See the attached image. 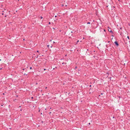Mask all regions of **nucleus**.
<instances>
[{
  "instance_id": "obj_1",
  "label": "nucleus",
  "mask_w": 130,
  "mask_h": 130,
  "mask_svg": "<svg viewBox=\"0 0 130 130\" xmlns=\"http://www.w3.org/2000/svg\"><path fill=\"white\" fill-rule=\"evenodd\" d=\"M108 31L109 32H111L112 34H114L113 32L112 31V30L110 28L108 27Z\"/></svg>"
},
{
  "instance_id": "obj_2",
  "label": "nucleus",
  "mask_w": 130,
  "mask_h": 130,
  "mask_svg": "<svg viewBox=\"0 0 130 130\" xmlns=\"http://www.w3.org/2000/svg\"><path fill=\"white\" fill-rule=\"evenodd\" d=\"M114 43L115 45L117 47H118L119 46V44L118 43V42L117 41H115Z\"/></svg>"
},
{
  "instance_id": "obj_3",
  "label": "nucleus",
  "mask_w": 130,
  "mask_h": 130,
  "mask_svg": "<svg viewBox=\"0 0 130 130\" xmlns=\"http://www.w3.org/2000/svg\"><path fill=\"white\" fill-rule=\"evenodd\" d=\"M23 70H25V71H26L27 70V69H26V68H25V69H23Z\"/></svg>"
},
{
  "instance_id": "obj_4",
  "label": "nucleus",
  "mask_w": 130,
  "mask_h": 130,
  "mask_svg": "<svg viewBox=\"0 0 130 130\" xmlns=\"http://www.w3.org/2000/svg\"><path fill=\"white\" fill-rule=\"evenodd\" d=\"M90 23L89 22H88L87 23V24H90Z\"/></svg>"
},
{
  "instance_id": "obj_5",
  "label": "nucleus",
  "mask_w": 130,
  "mask_h": 130,
  "mask_svg": "<svg viewBox=\"0 0 130 130\" xmlns=\"http://www.w3.org/2000/svg\"><path fill=\"white\" fill-rule=\"evenodd\" d=\"M66 63H64V62H63L62 63V64H66Z\"/></svg>"
},
{
  "instance_id": "obj_6",
  "label": "nucleus",
  "mask_w": 130,
  "mask_h": 130,
  "mask_svg": "<svg viewBox=\"0 0 130 130\" xmlns=\"http://www.w3.org/2000/svg\"><path fill=\"white\" fill-rule=\"evenodd\" d=\"M127 38L129 40V36H127Z\"/></svg>"
},
{
  "instance_id": "obj_7",
  "label": "nucleus",
  "mask_w": 130,
  "mask_h": 130,
  "mask_svg": "<svg viewBox=\"0 0 130 130\" xmlns=\"http://www.w3.org/2000/svg\"><path fill=\"white\" fill-rule=\"evenodd\" d=\"M49 46H49V45H47V47L48 48H49Z\"/></svg>"
},
{
  "instance_id": "obj_8",
  "label": "nucleus",
  "mask_w": 130,
  "mask_h": 130,
  "mask_svg": "<svg viewBox=\"0 0 130 130\" xmlns=\"http://www.w3.org/2000/svg\"><path fill=\"white\" fill-rule=\"evenodd\" d=\"M32 69V67H30V69Z\"/></svg>"
},
{
  "instance_id": "obj_9",
  "label": "nucleus",
  "mask_w": 130,
  "mask_h": 130,
  "mask_svg": "<svg viewBox=\"0 0 130 130\" xmlns=\"http://www.w3.org/2000/svg\"><path fill=\"white\" fill-rule=\"evenodd\" d=\"M64 6V5L63 4H62V5L61 6L63 7Z\"/></svg>"
},
{
  "instance_id": "obj_10",
  "label": "nucleus",
  "mask_w": 130,
  "mask_h": 130,
  "mask_svg": "<svg viewBox=\"0 0 130 130\" xmlns=\"http://www.w3.org/2000/svg\"><path fill=\"white\" fill-rule=\"evenodd\" d=\"M40 18L41 19H42L43 18V17H42V16H41Z\"/></svg>"
},
{
  "instance_id": "obj_11",
  "label": "nucleus",
  "mask_w": 130,
  "mask_h": 130,
  "mask_svg": "<svg viewBox=\"0 0 130 130\" xmlns=\"http://www.w3.org/2000/svg\"><path fill=\"white\" fill-rule=\"evenodd\" d=\"M77 67L76 66L75 67V69H77Z\"/></svg>"
},
{
  "instance_id": "obj_12",
  "label": "nucleus",
  "mask_w": 130,
  "mask_h": 130,
  "mask_svg": "<svg viewBox=\"0 0 130 130\" xmlns=\"http://www.w3.org/2000/svg\"><path fill=\"white\" fill-rule=\"evenodd\" d=\"M107 74H108V75H109V73H108V72L107 73Z\"/></svg>"
},
{
  "instance_id": "obj_13",
  "label": "nucleus",
  "mask_w": 130,
  "mask_h": 130,
  "mask_svg": "<svg viewBox=\"0 0 130 130\" xmlns=\"http://www.w3.org/2000/svg\"><path fill=\"white\" fill-rule=\"evenodd\" d=\"M51 24V23H50V22H49V23H48V24Z\"/></svg>"
},
{
  "instance_id": "obj_14",
  "label": "nucleus",
  "mask_w": 130,
  "mask_h": 130,
  "mask_svg": "<svg viewBox=\"0 0 130 130\" xmlns=\"http://www.w3.org/2000/svg\"><path fill=\"white\" fill-rule=\"evenodd\" d=\"M39 52V51H38H38H37V52L38 53V52Z\"/></svg>"
},
{
  "instance_id": "obj_15",
  "label": "nucleus",
  "mask_w": 130,
  "mask_h": 130,
  "mask_svg": "<svg viewBox=\"0 0 130 130\" xmlns=\"http://www.w3.org/2000/svg\"><path fill=\"white\" fill-rule=\"evenodd\" d=\"M41 122L42 123H43L44 122L43 121H41Z\"/></svg>"
},
{
  "instance_id": "obj_16",
  "label": "nucleus",
  "mask_w": 130,
  "mask_h": 130,
  "mask_svg": "<svg viewBox=\"0 0 130 130\" xmlns=\"http://www.w3.org/2000/svg\"><path fill=\"white\" fill-rule=\"evenodd\" d=\"M109 78H110V80H111V77H110Z\"/></svg>"
},
{
  "instance_id": "obj_17",
  "label": "nucleus",
  "mask_w": 130,
  "mask_h": 130,
  "mask_svg": "<svg viewBox=\"0 0 130 130\" xmlns=\"http://www.w3.org/2000/svg\"><path fill=\"white\" fill-rule=\"evenodd\" d=\"M44 70L45 71L46 70V69H44Z\"/></svg>"
},
{
  "instance_id": "obj_18",
  "label": "nucleus",
  "mask_w": 130,
  "mask_h": 130,
  "mask_svg": "<svg viewBox=\"0 0 130 130\" xmlns=\"http://www.w3.org/2000/svg\"><path fill=\"white\" fill-rule=\"evenodd\" d=\"M88 124L89 125H90V123H88Z\"/></svg>"
},
{
  "instance_id": "obj_19",
  "label": "nucleus",
  "mask_w": 130,
  "mask_h": 130,
  "mask_svg": "<svg viewBox=\"0 0 130 130\" xmlns=\"http://www.w3.org/2000/svg\"><path fill=\"white\" fill-rule=\"evenodd\" d=\"M38 84V83H36L35 84V85H37Z\"/></svg>"
},
{
  "instance_id": "obj_20",
  "label": "nucleus",
  "mask_w": 130,
  "mask_h": 130,
  "mask_svg": "<svg viewBox=\"0 0 130 130\" xmlns=\"http://www.w3.org/2000/svg\"><path fill=\"white\" fill-rule=\"evenodd\" d=\"M2 68H0V70H2Z\"/></svg>"
},
{
  "instance_id": "obj_21",
  "label": "nucleus",
  "mask_w": 130,
  "mask_h": 130,
  "mask_svg": "<svg viewBox=\"0 0 130 130\" xmlns=\"http://www.w3.org/2000/svg\"><path fill=\"white\" fill-rule=\"evenodd\" d=\"M38 56L37 55V57H36V58H37L38 57Z\"/></svg>"
},
{
  "instance_id": "obj_22",
  "label": "nucleus",
  "mask_w": 130,
  "mask_h": 130,
  "mask_svg": "<svg viewBox=\"0 0 130 130\" xmlns=\"http://www.w3.org/2000/svg\"><path fill=\"white\" fill-rule=\"evenodd\" d=\"M101 95H102L103 94V93H101Z\"/></svg>"
},
{
  "instance_id": "obj_23",
  "label": "nucleus",
  "mask_w": 130,
  "mask_h": 130,
  "mask_svg": "<svg viewBox=\"0 0 130 130\" xmlns=\"http://www.w3.org/2000/svg\"><path fill=\"white\" fill-rule=\"evenodd\" d=\"M122 27H120V29H122Z\"/></svg>"
},
{
  "instance_id": "obj_24",
  "label": "nucleus",
  "mask_w": 130,
  "mask_h": 130,
  "mask_svg": "<svg viewBox=\"0 0 130 130\" xmlns=\"http://www.w3.org/2000/svg\"><path fill=\"white\" fill-rule=\"evenodd\" d=\"M53 29H55V28H53Z\"/></svg>"
},
{
  "instance_id": "obj_25",
  "label": "nucleus",
  "mask_w": 130,
  "mask_h": 130,
  "mask_svg": "<svg viewBox=\"0 0 130 130\" xmlns=\"http://www.w3.org/2000/svg\"><path fill=\"white\" fill-rule=\"evenodd\" d=\"M57 17V15H55V17Z\"/></svg>"
},
{
  "instance_id": "obj_26",
  "label": "nucleus",
  "mask_w": 130,
  "mask_h": 130,
  "mask_svg": "<svg viewBox=\"0 0 130 130\" xmlns=\"http://www.w3.org/2000/svg\"><path fill=\"white\" fill-rule=\"evenodd\" d=\"M119 99H120L121 98V97H120V96H119Z\"/></svg>"
},
{
  "instance_id": "obj_27",
  "label": "nucleus",
  "mask_w": 130,
  "mask_h": 130,
  "mask_svg": "<svg viewBox=\"0 0 130 130\" xmlns=\"http://www.w3.org/2000/svg\"><path fill=\"white\" fill-rule=\"evenodd\" d=\"M31 98L32 99H33V97H31Z\"/></svg>"
},
{
  "instance_id": "obj_28",
  "label": "nucleus",
  "mask_w": 130,
  "mask_h": 130,
  "mask_svg": "<svg viewBox=\"0 0 130 130\" xmlns=\"http://www.w3.org/2000/svg\"><path fill=\"white\" fill-rule=\"evenodd\" d=\"M73 31H71V33H73Z\"/></svg>"
},
{
  "instance_id": "obj_29",
  "label": "nucleus",
  "mask_w": 130,
  "mask_h": 130,
  "mask_svg": "<svg viewBox=\"0 0 130 130\" xmlns=\"http://www.w3.org/2000/svg\"><path fill=\"white\" fill-rule=\"evenodd\" d=\"M91 85H90L89 87H91Z\"/></svg>"
},
{
  "instance_id": "obj_30",
  "label": "nucleus",
  "mask_w": 130,
  "mask_h": 130,
  "mask_svg": "<svg viewBox=\"0 0 130 130\" xmlns=\"http://www.w3.org/2000/svg\"><path fill=\"white\" fill-rule=\"evenodd\" d=\"M51 47H52V46H51Z\"/></svg>"
},
{
  "instance_id": "obj_31",
  "label": "nucleus",
  "mask_w": 130,
  "mask_h": 130,
  "mask_svg": "<svg viewBox=\"0 0 130 130\" xmlns=\"http://www.w3.org/2000/svg\"><path fill=\"white\" fill-rule=\"evenodd\" d=\"M78 72V73H79H79H79V72Z\"/></svg>"
},
{
  "instance_id": "obj_32",
  "label": "nucleus",
  "mask_w": 130,
  "mask_h": 130,
  "mask_svg": "<svg viewBox=\"0 0 130 130\" xmlns=\"http://www.w3.org/2000/svg\"><path fill=\"white\" fill-rule=\"evenodd\" d=\"M40 110H39V112H40Z\"/></svg>"
},
{
  "instance_id": "obj_33",
  "label": "nucleus",
  "mask_w": 130,
  "mask_h": 130,
  "mask_svg": "<svg viewBox=\"0 0 130 130\" xmlns=\"http://www.w3.org/2000/svg\"><path fill=\"white\" fill-rule=\"evenodd\" d=\"M2 15H3L4 14V13H2Z\"/></svg>"
},
{
  "instance_id": "obj_34",
  "label": "nucleus",
  "mask_w": 130,
  "mask_h": 130,
  "mask_svg": "<svg viewBox=\"0 0 130 130\" xmlns=\"http://www.w3.org/2000/svg\"><path fill=\"white\" fill-rule=\"evenodd\" d=\"M79 42V40H78V41H77V42Z\"/></svg>"
},
{
  "instance_id": "obj_35",
  "label": "nucleus",
  "mask_w": 130,
  "mask_h": 130,
  "mask_svg": "<svg viewBox=\"0 0 130 130\" xmlns=\"http://www.w3.org/2000/svg\"><path fill=\"white\" fill-rule=\"evenodd\" d=\"M51 113V112H50L49 113H50V114Z\"/></svg>"
},
{
  "instance_id": "obj_36",
  "label": "nucleus",
  "mask_w": 130,
  "mask_h": 130,
  "mask_svg": "<svg viewBox=\"0 0 130 130\" xmlns=\"http://www.w3.org/2000/svg\"><path fill=\"white\" fill-rule=\"evenodd\" d=\"M65 6H66V7H67V5H65Z\"/></svg>"
},
{
  "instance_id": "obj_37",
  "label": "nucleus",
  "mask_w": 130,
  "mask_h": 130,
  "mask_svg": "<svg viewBox=\"0 0 130 130\" xmlns=\"http://www.w3.org/2000/svg\"><path fill=\"white\" fill-rule=\"evenodd\" d=\"M79 71V69L78 70V71Z\"/></svg>"
},
{
  "instance_id": "obj_38",
  "label": "nucleus",
  "mask_w": 130,
  "mask_h": 130,
  "mask_svg": "<svg viewBox=\"0 0 130 130\" xmlns=\"http://www.w3.org/2000/svg\"><path fill=\"white\" fill-rule=\"evenodd\" d=\"M28 68V67H27V68Z\"/></svg>"
},
{
  "instance_id": "obj_39",
  "label": "nucleus",
  "mask_w": 130,
  "mask_h": 130,
  "mask_svg": "<svg viewBox=\"0 0 130 130\" xmlns=\"http://www.w3.org/2000/svg\"><path fill=\"white\" fill-rule=\"evenodd\" d=\"M50 109H51V108L50 107Z\"/></svg>"
},
{
  "instance_id": "obj_40",
  "label": "nucleus",
  "mask_w": 130,
  "mask_h": 130,
  "mask_svg": "<svg viewBox=\"0 0 130 130\" xmlns=\"http://www.w3.org/2000/svg\"><path fill=\"white\" fill-rule=\"evenodd\" d=\"M24 75H26L25 74H24Z\"/></svg>"
},
{
  "instance_id": "obj_41",
  "label": "nucleus",
  "mask_w": 130,
  "mask_h": 130,
  "mask_svg": "<svg viewBox=\"0 0 130 130\" xmlns=\"http://www.w3.org/2000/svg\"><path fill=\"white\" fill-rule=\"evenodd\" d=\"M47 88V87H46L45 88H46H46Z\"/></svg>"
},
{
  "instance_id": "obj_42",
  "label": "nucleus",
  "mask_w": 130,
  "mask_h": 130,
  "mask_svg": "<svg viewBox=\"0 0 130 130\" xmlns=\"http://www.w3.org/2000/svg\"><path fill=\"white\" fill-rule=\"evenodd\" d=\"M5 17H6V15L5 16Z\"/></svg>"
},
{
  "instance_id": "obj_43",
  "label": "nucleus",
  "mask_w": 130,
  "mask_h": 130,
  "mask_svg": "<svg viewBox=\"0 0 130 130\" xmlns=\"http://www.w3.org/2000/svg\"><path fill=\"white\" fill-rule=\"evenodd\" d=\"M107 45H106V47H107Z\"/></svg>"
},
{
  "instance_id": "obj_44",
  "label": "nucleus",
  "mask_w": 130,
  "mask_h": 130,
  "mask_svg": "<svg viewBox=\"0 0 130 130\" xmlns=\"http://www.w3.org/2000/svg\"><path fill=\"white\" fill-rule=\"evenodd\" d=\"M112 36H113V35H112Z\"/></svg>"
},
{
  "instance_id": "obj_45",
  "label": "nucleus",
  "mask_w": 130,
  "mask_h": 130,
  "mask_svg": "<svg viewBox=\"0 0 130 130\" xmlns=\"http://www.w3.org/2000/svg\"><path fill=\"white\" fill-rule=\"evenodd\" d=\"M42 91V90H41V92Z\"/></svg>"
},
{
  "instance_id": "obj_46",
  "label": "nucleus",
  "mask_w": 130,
  "mask_h": 130,
  "mask_svg": "<svg viewBox=\"0 0 130 130\" xmlns=\"http://www.w3.org/2000/svg\"><path fill=\"white\" fill-rule=\"evenodd\" d=\"M42 113H41V115H42Z\"/></svg>"
},
{
  "instance_id": "obj_47",
  "label": "nucleus",
  "mask_w": 130,
  "mask_h": 130,
  "mask_svg": "<svg viewBox=\"0 0 130 130\" xmlns=\"http://www.w3.org/2000/svg\"><path fill=\"white\" fill-rule=\"evenodd\" d=\"M67 56V55H66L65 56Z\"/></svg>"
},
{
  "instance_id": "obj_48",
  "label": "nucleus",
  "mask_w": 130,
  "mask_h": 130,
  "mask_svg": "<svg viewBox=\"0 0 130 130\" xmlns=\"http://www.w3.org/2000/svg\"><path fill=\"white\" fill-rule=\"evenodd\" d=\"M108 42H109V41H108Z\"/></svg>"
},
{
  "instance_id": "obj_49",
  "label": "nucleus",
  "mask_w": 130,
  "mask_h": 130,
  "mask_svg": "<svg viewBox=\"0 0 130 130\" xmlns=\"http://www.w3.org/2000/svg\"><path fill=\"white\" fill-rule=\"evenodd\" d=\"M26 75H27V74H26Z\"/></svg>"
}]
</instances>
